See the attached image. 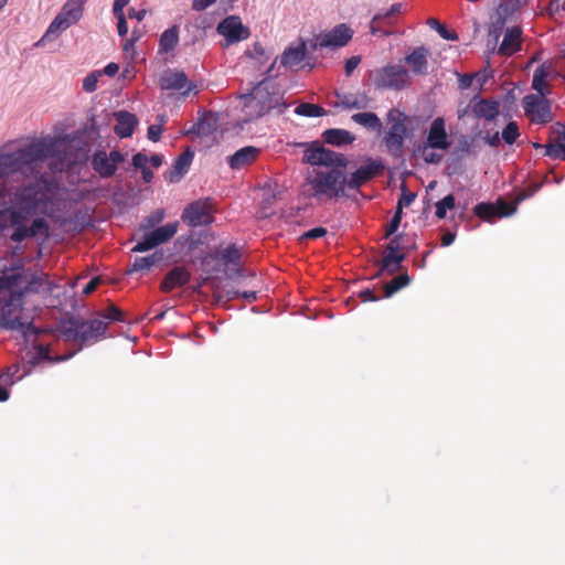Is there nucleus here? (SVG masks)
<instances>
[{"instance_id":"de8ad7c7","label":"nucleus","mask_w":565,"mask_h":565,"mask_svg":"<svg viewBox=\"0 0 565 565\" xmlns=\"http://www.w3.org/2000/svg\"><path fill=\"white\" fill-rule=\"evenodd\" d=\"M157 262V258L154 255L152 256H146V257H138L135 259V263L132 264L131 271H142L149 269L151 266H153Z\"/></svg>"},{"instance_id":"20e7f679","label":"nucleus","mask_w":565,"mask_h":565,"mask_svg":"<svg viewBox=\"0 0 565 565\" xmlns=\"http://www.w3.org/2000/svg\"><path fill=\"white\" fill-rule=\"evenodd\" d=\"M86 2L87 0H67L49 25L42 41L53 40L57 38L62 31L76 24L83 18Z\"/></svg>"},{"instance_id":"052dcab7","label":"nucleus","mask_w":565,"mask_h":565,"mask_svg":"<svg viewBox=\"0 0 565 565\" xmlns=\"http://www.w3.org/2000/svg\"><path fill=\"white\" fill-rule=\"evenodd\" d=\"M541 68H544V73H546V78L548 81H554L559 76V73L556 71L554 65L552 63L545 62L542 65H540Z\"/></svg>"},{"instance_id":"f8f14e48","label":"nucleus","mask_w":565,"mask_h":565,"mask_svg":"<svg viewBox=\"0 0 565 565\" xmlns=\"http://www.w3.org/2000/svg\"><path fill=\"white\" fill-rule=\"evenodd\" d=\"M352 36L353 30L345 23H341L335 25L332 30L319 34L312 47H342L351 41Z\"/></svg>"},{"instance_id":"b1692460","label":"nucleus","mask_w":565,"mask_h":565,"mask_svg":"<svg viewBox=\"0 0 565 565\" xmlns=\"http://www.w3.org/2000/svg\"><path fill=\"white\" fill-rule=\"evenodd\" d=\"M499 103L490 99H479L471 106L472 114L478 118L492 120L499 115Z\"/></svg>"},{"instance_id":"bf43d9fd","label":"nucleus","mask_w":565,"mask_h":565,"mask_svg":"<svg viewBox=\"0 0 565 565\" xmlns=\"http://www.w3.org/2000/svg\"><path fill=\"white\" fill-rule=\"evenodd\" d=\"M231 298H244L247 302L252 303L257 299L256 291H239L235 290L231 294Z\"/></svg>"},{"instance_id":"c756f323","label":"nucleus","mask_w":565,"mask_h":565,"mask_svg":"<svg viewBox=\"0 0 565 565\" xmlns=\"http://www.w3.org/2000/svg\"><path fill=\"white\" fill-rule=\"evenodd\" d=\"M216 130V120L213 116H204L200 118L193 127L189 130L190 134H195L199 137H207Z\"/></svg>"},{"instance_id":"338daca9","label":"nucleus","mask_w":565,"mask_h":565,"mask_svg":"<svg viewBox=\"0 0 565 565\" xmlns=\"http://www.w3.org/2000/svg\"><path fill=\"white\" fill-rule=\"evenodd\" d=\"M361 57L360 56H351L345 61V74L350 75L360 64Z\"/></svg>"},{"instance_id":"603ef678","label":"nucleus","mask_w":565,"mask_h":565,"mask_svg":"<svg viewBox=\"0 0 565 565\" xmlns=\"http://www.w3.org/2000/svg\"><path fill=\"white\" fill-rule=\"evenodd\" d=\"M402 214H403V212H401V206H397L394 216L392 217V220L390 221V223L386 226V232H385L386 238L392 236L399 227V224L402 221Z\"/></svg>"},{"instance_id":"423d86ee","label":"nucleus","mask_w":565,"mask_h":565,"mask_svg":"<svg viewBox=\"0 0 565 565\" xmlns=\"http://www.w3.org/2000/svg\"><path fill=\"white\" fill-rule=\"evenodd\" d=\"M15 201L26 215L46 214L50 203L47 192L39 184L21 188L15 193Z\"/></svg>"},{"instance_id":"393cba45","label":"nucleus","mask_w":565,"mask_h":565,"mask_svg":"<svg viewBox=\"0 0 565 565\" xmlns=\"http://www.w3.org/2000/svg\"><path fill=\"white\" fill-rule=\"evenodd\" d=\"M403 12V4L402 3H394L392 7L385 11V12H377L370 22V32L373 35H388L390 32L386 30H383L380 25V22L383 20V18H396V15L401 14Z\"/></svg>"},{"instance_id":"6e6d98bb","label":"nucleus","mask_w":565,"mask_h":565,"mask_svg":"<svg viewBox=\"0 0 565 565\" xmlns=\"http://www.w3.org/2000/svg\"><path fill=\"white\" fill-rule=\"evenodd\" d=\"M565 150V145L563 143H551L546 146L545 154L552 159L562 158V153Z\"/></svg>"},{"instance_id":"09e8293b","label":"nucleus","mask_w":565,"mask_h":565,"mask_svg":"<svg viewBox=\"0 0 565 565\" xmlns=\"http://www.w3.org/2000/svg\"><path fill=\"white\" fill-rule=\"evenodd\" d=\"M102 76L100 71H95L89 73L84 79H83V89L87 93H93L97 89V83L98 78Z\"/></svg>"},{"instance_id":"bb28decb","label":"nucleus","mask_w":565,"mask_h":565,"mask_svg":"<svg viewBox=\"0 0 565 565\" xmlns=\"http://www.w3.org/2000/svg\"><path fill=\"white\" fill-rule=\"evenodd\" d=\"M351 119L366 129L380 132L382 130V121L375 113H356Z\"/></svg>"},{"instance_id":"9d476101","label":"nucleus","mask_w":565,"mask_h":565,"mask_svg":"<svg viewBox=\"0 0 565 565\" xmlns=\"http://www.w3.org/2000/svg\"><path fill=\"white\" fill-rule=\"evenodd\" d=\"M384 164L381 159L367 158L364 164L347 177V191H358L362 185L383 173Z\"/></svg>"},{"instance_id":"72a5a7b5","label":"nucleus","mask_w":565,"mask_h":565,"mask_svg":"<svg viewBox=\"0 0 565 565\" xmlns=\"http://www.w3.org/2000/svg\"><path fill=\"white\" fill-rule=\"evenodd\" d=\"M411 282L408 274H401L384 285V297L388 298Z\"/></svg>"},{"instance_id":"f03ea898","label":"nucleus","mask_w":565,"mask_h":565,"mask_svg":"<svg viewBox=\"0 0 565 565\" xmlns=\"http://www.w3.org/2000/svg\"><path fill=\"white\" fill-rule=\"evenodd\" d=\"M35 276L23 268L0 277V327L22 332L24 335L39 331L22 316L24 294L32 289Z\"/></svg>"},{"instance_id":"864d4df0","label":"nucleus","mask_w":565,"mask_h":565,"mask_svg":"<svg viewBox=\"0 0 565 565\" xmlns=\"http://www.w3.org/2000/svg\"><path fill=\"white\" fill-rule=\"evenodd\" d=\"M406 248L404 244V236L402 234L394 236L386 245V252L392 254H399L398 252Z\"/></svg>"},{"instance_id":"473e14b6","label":"nucleus","mask_w":565,"mask_h":565,"mask_svg":"<svg viewBox=\"0 0 565 565\" xmlns=\"http://www.w3.org/2000/svg\"><path fill=\"white\" fill-rule=\"evenodd\" d=\"M178 222H172L153 230V238H156L158 245H161L172 238L178 232Z\"/></svg>"},{"instance_id":"c85d7f7f","label":"nucleus","mask_w":565,"mask_h":565,"mask_svg":"<svg viewBox=\"0 0 565 565\" xmlns=\"http://www.w3.org/2000/svg\"><path fill=\"white\" fill-rule=\"evenodd\" d=\"M179 43V26L173 25L166 30L159 41L160 52L168 53L175 49Z\"/></svg>"},{"instance_id":"ddd939ff","label":"nucleus","mask_w":565,"mask_h":565,"mask_svg":"<svg viewBox=\"0 0 565 565\" xmlns=\"http://www.w3.org/2000/svg\"><path fill=\"white\" fill-rule=\"evenodd\" d=\"M449 147L450 142L446 132L445 120L441 117H437L430 124L426 142L419 145L417 151L425 153L429 148L447 150Z\"/></svg>"},{"instance_id":"9b49d317","label":"nucleus","mask_w":565,"mask_h":565,"mask_svg":"<svg viewBox=\"0 0 565 565\" xmlns=\"http://www.w3.org/2000/svg\"><path fill=\"white\" fill-rule=\"evenodd\" d=\"M124 161V156L118 150L107 153L104 150L96 151L90 160L92 168L99 177L106 179L115 174L117 166Z\"/></svg>"},{"instance_id":"7ed1b4c3","label":"nucleus","mask_w":565,"mask_h":565,"mask_svg":"<svg viewBox=\"0 0 565 565\" xmlns=\"http://www.w3.org/2000/svg\"><path fill=\"white\" fill-rule=\"evenodd\" d=\"M270 83L267 79L259 82L249 94L244 95L242 111L244 121H253L269 113L279 103V96L269 90Z\"/></svg>"},{"instance_id":"c9c22d12","label":"nucleus","mask_w":565,"mask_h":565,"mask_svg":"<svg viewBox=\"0 0 565 565\" xmlns=\"http://www.w3.org/2000/svg\"><path fill=\"white\" fill-rule=\"evenodd\" d=\"M28 372L29 370H24L23 373H20V364H12L7 367L6 372L0 374V381L4 385H11L15 379H22Z\"/></svg>"},{"instance_id":"6ab92c4d","label":"nucleus","mask_w":565,"mask_h":565,"mask_svg":"<svg viewBox=\"0 0 565 565\" xmlns=\"http://www.w3.org/2000/svg\"><path fill=\"white\" fill-rule=\"evenodd\" d=\"M194 157L193 150L186 148L174 161L172 169L167 173L166 178L169 182L174 183L181 180L188 171Z\"/></svg>"},{"instance_id":"1a4fd4ad","label":"nucleus","mask_w":565,"mask_h":565,"mask_svg":"<svg viewBox=\"0 0 565 565\" xmlns=\"http://www.w3.org/2000/svg\"><path fill=\"white\" fill-rule=\"evenodd\" d=\"M108 322L102 319H92L86 321H71L70 332L73 338L82 344L98 341L106 332Z\"/></svg>"},{"instance_id":"5701e85b","label":"nucleus","mask_w":565,"mask_h":565,"mask_svg":"<svg viewBox=\"0 0 565 565\" xmlns=\"http://www.w3.org/2000/svg\"><path fill=\"white\" fill-rule=\"evenodd\" d=\"M429 52L424 46L415 49L411 54L405 56V62L409 65L412 72L416 75L427 73V57Z\"/></svg>"},{"instance_id":"f704fd0d","label":"nucleus","mask_w":565,"mask_h":565,"mask_svg":"<svg viewBox=\"0 0 565 565\" xmlns=\"http://www.w3.org/2000/svg\"><path fill=\"white\" fill-rule=\"evenodd\" d=\"M295 113L299 116L305 117H320L326 114V110L324 108L316 104L301 103L296 107Z\"/></svg>"},{"instance_id":"79ce46f5","label":"nucleus","mask_w":565,"mask_h":565,"mask_svg":"<svg viewBox=\"0 0 565 565\" xmlns=\"http://www.w3.org/2000/svg\"><path fill=\"white\" fill-rule=\"evenodd\" d=\"M427 24L435 29L439 35L445 39V40H449V41H456L458 40V35L455 31L452 30H448L445 25H443L441 23H439V21L435 18H429L427 20Z\"/></svg>"},{"instance_id":"4d7b16f0","label":"nucleus","mask_w":565,"mask_h":565,"mask_svg":"<svg viewBox=\"0 0 565 565\" xmlns=\"http://www.w3.org/2000/svg\"><path fill=\"white\" fill-rule=\"evenodd\" d=\"M29 227L26 226H15V230L13 231V233L11 234V239L15 243H21L22 241H24L26 237H31V234H29V231H28Z\"/></svg>"},{"instance_id":"a211bd4d","label":"nucleus","mask_w":565,"mask_h":565,"mask_svg":"<svg viewBox=\"0 0 565 565\" xmlns=\"http://www.w3.org/2000/svg\"><path fill=\"white\" fill-rule=\"evenodd\" d=\"M191 275L183 266L173 267L163 278L160 284V289L163 292H170L178 287H182L190 281Z\"/></svg>"},{"instance_id":"dca6fc26","label":"nucleus","mask_w":565,"mask_h":565,"mask_svg":"<svg viewBox=\"0 0 565 565\" xmlns=\"http://www.w3.org/2000/svg\"><path fill=\"white\" fill-rule=\"evenodd\" d=\"M522 49V29L518 25L508 28L498 49V54L511 56Z\"/></svg>"},{"instance_id":"4468645a","label":"nucleus","mask_w":565,"mask_h":565,"mask_svg":"<svg viewBox=\"0 0 565 565\" xmlns=\"http://www.w3.org/2000/svg\"><path fill=\"white\" fill-rule=\"evenodd\" d=\"M217 32L222 34L228 43L239 42L249 36V30L243 25L241 19L236 15L225 18L217 25Z\"/></svg>"},{"instance_id":"37998d69","label":"nucleus","mask_w":565,"mask_h":565,"mask_svg":"<svg viewBox=\"0 0 565 565\" xmlns=\"http://www.w3.org/2000/svg\"><path fill=\"white\" fill-rule=\"evenodd\" d=\"M545 100V97H541V95H526L523 98V108L526 115H532L537 107H540L541 103Z\"/></svg>"},{"instance_id":"f3484780","label":"nucleus","mask_w":565,"mask_h":565,"mask_svg":"<svg viewBox=\"0 0 565 565\" xmlns=\"http://www.w3.org/2000/svg\"><path fill=\"white\" fill-rule=\"evenodd\" d=\"M513 15L514 13L503 2L500 3L490 18L489 35L498 41L504 26Z\"/></svg>"},{"instance_id":"a18cd8bd","label":"nucleus","mask_w":565,"mask_h":565,"mask_svg":"<svg viewBox=\"0 0 565 565\" xmlns=\"http://www.w3.org/2000/svg\"><path fill=\"white\" fill-rule=\"evenodd\" d=\"M520 136V132H519V127L516 125L515 121H510L503 129L502 131V139L504 140V142H507L508 145H512L516 141V139L519 138Z\"/></svg>"},{"instance_id":"2f4dec72","label":"nucleus","mask_w":565,"mask_h":565,"mask_svg":"<svg viewBox=\"0 0 565 565\" xmlns=\"http://www.w3.org/2000/svg\"><path fill=\"white\" fill-rule=\"evenodd\" d=\"M341 105L347 109H363L369 105V98L365 95L355 96L352 94L337 95Z\"/></svg>"},{"instance_id":"0e129e2a","label":"nucleus","mask_w":565,"mask_h":565,"mask_svg":"<svg viewBox=\"0 0 565 565\" xmlns=\"http://www.w3.org/2000/svg\"><path fill=\"white\" fill-rule=\"evenodd\" d=\"M561 10H565L564 3L562 0H551L547 7V12L550 17H553L555 13H558Z\"/></svg>"},{"instance_id":"aec40b11","label":"nucleus","mask_w":565,"mask_h":565,"mask_svg":"<svg viewBox=\"0 0 565 565\" xmlns=\"http://www.w3.org/2000/svg\"><path fill=\"white\" fill-rule=\"evenodd\" d=\"M306 53L307 47L303 41H301L297 46H288L280 56V65L286 68L294 70L303 62Z\"/></svg>"},{"instance_id":"49530a36","label":"nucleus","mask_w":565,"mask_h":565,"mask_svg":"<svg viewBox=\"0 0 565 565\" xmlns=\"http://www.w3.org/2000/svg\"><path fill=\"white\" fill-rule=\"evenodd\" d=\"M516 202L508 203L502 199H499L495 206L497 216L505 217L512 215L516 211Z\"/></svg>"},{"instance_id":"7c9ffc66","label":"nucleus","mask_w":565,"mask_h":565,"mask_svg":"<svg viewBox=\"0 0 565 565\" xmlns=\"http://www.w3.org/2000/svg\"><path fill=\"white\" fill-rule=\"evenodd\" d=\"M532 88L537 92L541 97H546L551 94L550 81L546 78L544 68H541L540 66L533 73Z\"/></svg>"},{"instance_id":"a19ab883","label":"nucleus","mask_w":565,"mask_h":565,"mask_svg":"<svg viewBox=\"0 0 565 565\" xmlns=\"http://www.w3.org/2000/svg\"><path fill=\"white\" fill-rule=\"evenodd\" d=\"M218 257L225 264L237 265L241 259V252L235 244H231L230 246L220 252Z\"/></svg>"},{"instance_id":"f257e3e1","label":"nucleus","mask_w":565,"mask_h":565,"mask_svg":"<svg viewBox=\"0 0 565 565\" xmlns=\"http://www.w3.org/2000/svg\"><path fill=\"white\" fill-rule=\"evenodd\" d=\"M302 161L311 166L327 168L326 170L312 169L307 173L305 180L308 186V196L320 201L349 196L344 172L349 161L344 154L313 142L305 150Z\"/></svg>"},{"instance_id":"3c124183","label":"nucleus","mask_w":565,"mask_h":565,"mask_svg":"<svg viewBox=\"0 0 565 565\" xmlns=\"http://www.w3.org/2000/svg\"><path fill=\"white\" fill-rule=\"evenodd\" d=\"M103 318L109 321H125L124 312L113 303L105 310Z\"/></svg>"},{"instance_id":"13d9d810","label":"nucleus","mask_w":565,"mask_h":565,"mask_svg":"<svg viewBox=\"0 0 565 565\" xmlns=\"http://www.w3.org/2000/svg\"><path fill=\"white\" fill-rule=\"evenodd\" d=\"M402 190H403L402 195L397 202V206H401V212H403L404 206L411 205L416 198L415 193L406 191L405 188H403Z\"/></svg>"},{"instance_id":"6e6552de","label":"nucleus","mask_w":565,"mask_h":565,"mask_svg":"<svg viewBox=\"0 0 565 565\" xmlns=\"http://www.w3.org/2000/svg\"><path fill=\"white\" fill-rule=\"evenodd\" d=\"M408 71L402 65H387L374 73V84L377 88L402 90L409 85Z\"/></svg>"},{"instance_id":"69168bd1","label":"nucleus","mask_w":565,"mask_h":565,"mask_svg":"<svg viewBox=\"0 0 565 565\" xmlns=\"http://www.w3.org/2000/svg\"><path fill=\"white\" fill-rule=\"evenodd\" d=\"M147 163L148 157L141 152H138L132 157V164L138 169L143 170V168H147Z\"/></svg>"},{"instance_id":"412c9836","label":"nucleus","mask_w":565,"mask_h":565,"mask_svg":"<svg viewBox=\"0 0 565 565\" xmlns=\"http://www.w3.org/2000/svg\"><path fill=\"white\" fill-rule=\"evenodd\" d=\"M117 124L114 127L115 134L120 138L130 137L138 124L137 117L128 111L120 110L115 113Z\"/></svg>"},{"instance_id":"cd10ccee","label":"nucleus","mask_w":565,"mask_h":565,"mask_svg":"<svg viewBox=\"0 0 565 565\" xmlns=\"http://www.w3.org/2000/svg\"><path fill=\"white\" fill-rule=\"evenodd\" d=\"M405 259L404 254L387 253L380 262V273L394 274L402 268V263Z\"/></svg>"},{"instance_id":"ea45409f","label":"nucleus","mask_w":565,"mask_h":565,"mask_svg":"<svg viewBox=\"0 0 565 565\" xmlns=\"http://www.w3.org/2000/svg\"><path fill=\"white\" fill-rule=\"evenodd\" d=\"M29 234H31V237H35L38 235H41L43 237L50 236V225L44 218H35L31 226L28 228Z\"/></svg>"},{"instance_id":"774afa93","label":"nucleus","mask_w":565,"mask_h":565,"mask_svg":"<svg viewBox=\"0 0 565 565\" xmlns=\"http://www.w3.org/2000/svg\"><path fill=\"white\" fill-rule=\"evenodd\" d=\"M161 132H162L161 126H159V125H151L148 128V138L151 141L157 142L160 139Z\"/></svg>"},{"instance_id":"680f3d73","label":"nucleus","mask_w":565,"mask_h":565,"mask_svg":"<svg viewBox=\"0 0 565 565\" xmlns=\"http://www.w3.org/2000/svg\"><path fill=\"white\" fill-rule=\"evenodd\" d=\"M118 22H117V32L119 36L124 38L128 33V25L126 21L125 14H115Z\"/></svg>"},{"instance_id":"8fccbe9b","label":"nucleus","mask_w":565,"mask_h":565,"mask_svg":"<svg viewBox=\"0 0 565 565\" xmlns=\"http://www.w3.org/2000/svg\"><path fill=\"white\" fill-rule=\"evenodd\" d=\"M31 215H26L25 211H23L21 207L18 206V209L11 210L9 220L12 226H23V223L30 217Z\"/></svg>"},{"instance_id":"a878e982","label":"nucleus","mask_w":565,"mask_h":565,"mask_svg":"<svg viewBox=\"0 0 565 565\" xmlns=\"http://www.w3.org/2000/svg\"><path fill=\"white\" fill-rule=\"evenodd\" d=\"M322 138L324 142L338 147L343 145H351L355 140V136L352 135L349 130L338 128L327 129L323 131Z\"/></svg>"},{"instance_id":"0eeeda50","label":"nucleus","mask_w":565,"mask_h":565,"mask_svg":"<svg viewBox=\"0 0 565 565\" xmlns=\"http://www.w3.org/2000/svg\"><path fill=\"white\" fill-rule=\"evenodd\" d=\"M215 211L213 199H200L186 205L181 218L191 227L205 226L214 221Z\"/></svg>"},{"instance_id":"4c0bfd02","label":"nucleus","mask_w":565,"mask_h":565,"mask_svg":"<svg viewBox=\"0 0 565 565\" xmlns=\"http://www.w3.org/2000/svg\"><path fill=\"white\" fill-rule=\"evenodd\" d=\"M532 120L539 124H546L552 120L551 105L547 99L541 103L540 107L531 115Z\"/></svg>"},{"instance_id":"58836bf2","label":"nucleus","mask_w":565,"mask_h":565,"mask_svg":"<svg viewBox=\"0 0 565 565\" xmlns=\"http://www.w3.org/2000/svg\"><path fill=\"white\" fill-rule=\"evenodd\" d=\"M456 206V199L452 194L446 195L443 200L438 201L435 204L436 211L435 215L438 218H445L447 214V210H452Z\"/></svg>"},{"instance_id":"5fc2aeb1","label":"nucleus","mask_w":565,"mask_h":565,"mask_svg":"<svg viewBox=\"0 0 565 565\" xmlns=\"http://www.w3.org/2000/svg\"><path fill=\"white\" fill-rule=\"evenodd\" d=\"M540 188H541V184H533L526 189L520 190L515 196L516 204H519L522 201L526 200L527 198L532 196L536 191L540 190Z\"/></svg>"},{"instance_id":"2eb2a0df","label":"nucleus","mask_w":565,"mask_h":565,"mask_svg":"<svg viewBox=\"0 0 565 565\" xmlns=\"http://www.w3.org/2000/svg\"><path fill=\"white\" fill-rule=\"evenodd\" d=\"M159 85L163 90H182L183 96H188L192 90L196 88L194 83H190L184 72L168 71L164 72L161 77Z\"/></svg>"},{"instance_id":"39448f33","label":"nucleus","mask_w":565,"mask_h":565,"mask_svg":"<svg viewBox=\"0 0 565 565\" xmlns=\"http://www.w3.org/2000/svg\"><path fill=\"white\" fill-rule=\"evenodd\" d=\"M387 121L390 128L386 131L383 141L387 149V152L394 158H401L403 156L404 139L407 135L406 116L393 108L387 114Z\"/></svg>"},{"instance_id":"e2e57ef3","label":"nucleus","mask_w":565,"mask_h":565,"mask_svg":"<svg viewBox=\"0 0 565 565\" xmlns=\"http://www.w3.org/2000/svg\"><path fill=\"white\" fill-rule=\"evenodd\" d=\"M327 234V230L324 227H315L309 230L303 234V237L307 239H316L324 236Z\"/></svg>"},{"instance_id":"c03bdc74","label":"nucleus","mask_w":565,"mask_h":565,"mask_svg":"<svg viewBox=\"0 0 565 565\" xmlns=\"http://www.w3.org/2000/svg\"><path fill=\"white\" fill-rule=\"evenodd\" d=\"M156 246H158V243H157L156 238H153V233L150 232L149 234L145 235V237L141 241H139L132 247L131 250L134 253H142V252H147Z\"/></svg>"},{"instance_id":"4be33fe9","label":"nucleus","mask_w":565,"mask_h":565,"mask_svg":"<svg viewBox=\"0 0 565 565\" xmlns=\"http://www.w3.org/2000/svg\"><path fill=\"white\" fill-rule=\"evenodd\" d=\"M260 150L253 146L244 147L237 150L228 158V164L232 169L239 170L256 160Z\"/></svg>"},{"instance_id":"e433bc0d","label":"nucleus","mask_w":565,"mask_h":565,"mask_svg":"<svg viewBox=\"0 0 565 565\" xmlns=\"http://www.w3.org/2000/svg\"><path fill=\"white\" fill-rule=\"evenodd\" d=\"M473 212L478 217L488 222L492 221L494 217H498L495 206L491 203H478L473 207Z\"/></svg>"}]
</instances>
